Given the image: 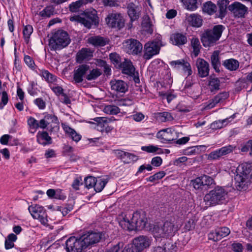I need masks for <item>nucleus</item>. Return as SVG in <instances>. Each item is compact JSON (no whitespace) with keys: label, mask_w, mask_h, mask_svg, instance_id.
<instances>
[{"label":"nucleus","mask_w":252,"mask_h":252,"mask_svg":"<svg viewBox=\"0 0 252 252\" xmlns=\"http://www.w3.org/2000/svg\"><path fill=\"white\" fill-rule=\"evenodd\" d=\"M252 169L249 164L239 165L234 177V185L238 190H246L251 183Z\"/></svg>","instance_id":"obj_1"},{"label":"nucleus","mask_w":252,"mask_h":252,"mask_svg":"<svg viewBox=\"0 0 252 252\" xmlns=\"http://www.w3.org/2000/svg\"><path fill=\"white\" fill-rule=\"evenodd\" d=\"M228 199V190L225 187L217 186L205 194L204 201L209 206H215L225 203Z\"/></svg>","instance_id":"obj_2"},{"label":"nucleus","mask_w":252,"mask_h":252,"mask_svg":"<svg viewBox=\"0 0 252 252\" xmlns=\"http://www.w3.org/2000/svg\"><path fill=\"white\" fill-rule=\"evenodd\" d=\"M222 31V25L215 26L212 29L205 31L201 37L203 45L205 47L214 46L220 38Z\"/></svg>","instance_id":"obj_3"},{"label":"nucleus","mask_w":252,"mask_h":252,"mask_svg":"<svg viewBox=\"0 0 252 252\" xmlns=\"http://www.w3.org/2000/svg\"><path fill=\"white\" fill-rule=\"evenodd\" d=\"M70 39L66 32L59 30L55 32L49 40V45L53 50H61L66 47L70 43Z\"/></svg>","instance_id":"obj_4"},{"label":"nucleus","mask_w":252,"mask_h":252,"mask_svg":"<svg viewBox=\"0 0 252 252\" xmlns=\"http://www.w3.org/2000/svg\"><path fill=\"white\" fill-rule=\"evenodd\" d=\"M179 229V226L171 221L165 222L162 225H155L153 228L154 237L157 238L165 237L174 235Z\"/></svg>","instance_id":"obj_5"},{"label":"nucleus","mask_w":252,"mask_h":252,"mask_svg":"<svg viewBox=\"0 0 252 252\" xmlns=\"http://www.w3.org/2000/svg\"><path fill=\"white\" fill-rule=\"evenodd\" d=\"M40 128H47L51 135L57 134L59 130V120L55 115H45L44 118L40 120Z\"/></svg>","instance_id":"obj_6"},{"label":"nucleus","mask_w":252,"mask_h":252,"mask_svg":"<svg viewBox=\"0 0 252 252\" xmlns=\"http://www.w3.org/2000/svg\"><path fill=\"white\" fill-rule=\"evenodd\" d=\"M157 41L148 42L144 46V53L143 58L145 60H149L154 56L158 54L160 47L163 46L160 37L159 36L157 38Z\"/></svg>","instance_id":"obj_7"},{"label":"nucleus","mask_w":252,"mask_h":252,"mask_svg":"<svg viewBox=\"0 0 252 252\" xmlns=\"http://www.w3.org/2000/svg\"><path fill=\"white\" fill-rule=\"evenodd\" d=\"M28 210L34 219H36L43 225H48V216L44 208L38 205H32L29 207Z\"/></svg>","instance_id":"obj_8"},{"label":"nucleus","mask_w":252,"mask_h":252,"mask_svg":"<svg viewBox=\"0 0 252 252\" xmlns=\"http://www.w3.org/2000/svg\"><path fill=\"white\" fill-rule=\"evenodd\" d=\"M85 249L80 236H72L66 241L65 250L67 252H81Z\"/></svg>","instance_id":"obj_9"},{"label":"nucleus","mask_w":252,"mask_h":252,"mask_svg":"<svg viewBox=\"0 0 252 252\" xmlns=\"http://www.w3.org/2000/svg\"><path fill=\"white\" fill-rule=\"evenodd\" d=\"M191 183L195 189H202L204 188L209 189L215 185L214 179L206 175H203L191 180Z\"/></svg>","instance_id":"obj_10"},{"label":"nucleus","mask_w":252,"mask_h":252,"mask_svg":"<svg viewBox=\"0 0 252 252\" xmlns=\"http://www.w3.org/2000/svg\"><path fill=\"white\" fill-rule=\"evenodd\" d=\"M123 46L125 51L129 54L137 55L142 50V45L138 40L129 39L123 42Z\"/></svg>","instance_id":"obj_11"},{"label":"nucleus","mask_w":252,"mask_h":252,"mask_svg":"<svg viewBox=\"0 0 252 252\" xmlns=\"http://www.w3.org/2000/svg\"><path fill=\"white\" fill-rule=\"evenodd\" d=\"M235 148V147L231 145L222 147L209 153L207 155V159L209 160H219L223 156L232 153Z\"/></svg>","instance_id":"obj_12"},{"label":"nucleus","mask_w":252,"mask_h":252,"mask_svg":"<svg viewBox=\"0 0 252 252\" xmlns=\"http://www.w3.org/2000/svg\"><path fill=\"white\" fill-rule=\"evenodd\" d=\"M80 237L86 249L99 242L101 239V234L100 232L89 231Z\"/></svg>","instance_id":"obj_13"},{"label":"nucleus","mask_w":252,"mask_h":252,"mask_svg":"<svg viewBox=\"0 0 252 252\" xmlns=\"http://www.w3.org/2000/svg\"><path fill=\"white\" fill-rule=\"evenodd\" d=\"M105 21L107 25L111 28H117L120 29L124 26V20L120 13H109L105 18Z\"/></svg>","instance_id":"obj_14"},{"label":"nucleus","mask_w":252,"mask_h":252,"mask_svg":"<svg viewBox=\"0 0 252 252\" xmlns=\"http://www.w3.org/2000/svg\"><path fill=\"white\" fill-rule=\"evenodd\" d=\"M157 137L163 143H168L176 140V132L171 128L162 129L157 134Z\"/></svg>","instance_id":"obj_15"},{"label":"nucleus","mask_w":252,"mask_h":252,"mask_svg":"<svg viewBox=\"0 0 252 252\" xmlns=\"http://www.w3.org/2000/svg\"><path fill=\"white\" fill-rule=\"evenodd\" d=\"M120 67L122 68V72L123 73L131 76L135 83H139L140 80L138 73L135 71V67L130 61L125 59V61L122 63V65Z\"/></svg>","instance_id":"obj_16"},{"label":"nucleus","mask_w":252,"mask_h":252,"mask_svg":"<svg viewBox=\"0 0 252 252\" xmlns=\"http://www.w3.org/2000/svg\"><path fill=\"white\" fill-rule=\"evenodd\" d=\"M228 10L232 12L235 16L243 17L247 12L248 8L239 2H234L228 6Z\"/></svg>","instance_id":"obj_17"},{"label":"nucleus","mask_w":252,"mask_h":252,"mask_svg":"<svg viewBox=\"0 0 252 252\" xmlns=\"http://www.w3.org/2000/svg\"><path fill=\"white\" fill-rule=\"evenodd\" d=\"M151 241L149 238L145 236H139L133 240V245L134 248L141 252L144 249L149 247Z\"/></svg>","instance_id":"obj_18"},{"label":"nucleus","mask_w":252,"mask_h":252,"mask_svg":"<svg viewBox=\"0 0 252 252\" xmlns=\"http://www.w3.org/2000/svg\"><path fill=\"white\" fill-rule=\"evenodd\" d=\"M110 85L111 90L117 93H125L128 90L127 83L122 80H112Z\"/></svg>","instance_id":"obj_19"},{"label":"nucleus","mask_w":252,"mask_h":252,"mask_svg":"<svg viewBox=\"0 0 252 252\" xmlns=\"http://www.w3.org/2000/svg\"><path fill=\"white\" fill-rule=\"evenodd\" d=\"M132 220H133V223L134 225V230L136 229H142L145 228L147 223V219L145 218L144 214H140L138 212L133 213Z\"/></svg>","instance_id":"obj_20"},{"label":"nucleus","mask_w":252,"mask_h":252,"mask_svg":"<svg viewBox=\"0 0 252 252\" xmlns=\"http://www.w3.org/2000/svg\"><path fill=\"white\" fill-rule=\"evenodd\" d=\"M196 65L200 77H205L209 75V65L204 59H197L196 62Z\"/></svg>","instance_id":"obj_21"},{"label":"nucleus","mask_w":252,"mask_h":252,"mask_svg":"<svg viewBox=\"0 0 252 252\" xmlns=\"http://www.w3.org/2000/svg\"><path fill=\"white\" fill-rule=\"evenodd\" d=\"M90 69V66L87 64H82L78 68L74 70L73 74V81L75 83H80L83 81V76Z\"/></svg>","instance_id":"obj_22"},{"label":"nucleus","mask_w":252,"mask_h":252,"mask_svg":"<svg viewBox=\"0 0 252 252\" xmlns=\"http://www.w3.org/2000/svg\"><path fill=\"white\" fill-rule=\"evenodd\" d=\"M170 64L174 68H180L182 67L184 72L186 73L188 76L192 73L191 66L189 63L184 59L173 61L170 63Z\"/></svg>","instance_id":"obj_23"},{"label":"nucleus","mask_w":252,"mask_h":252,"mask_svg":"<svg viewBox=\"0 0 252 252\" xmlns=\"http://www.w3.org/2000/svg\"><path fill=\"white\" fill-rule=\"evenodd\" d=\"M119 223L121 227L126 230L131 231L134 230V223L132 218L126 215H122L118 218Z\"/></svg>","instance_id":"obj_24"},{"label":"nucleus","mask_w":252,"mask_h":252,"mask_svg":"<svg viewBox=\"0 0 252 252\" xmlns=\"http://www.w3.org/2000/svg\"><path fill=\"white\" fill-rule=\"evenodd\" d=\"M229 1L228 0H219L217 5L219 10L216 13V17L220 19L224 18L227 13V8H228Z\"/></svg>","instance_id":"obj_25"},{"label":"nucleus","mask_w":252,"mask_h":252,"mask_svg":"<svg viewBox=\"0 0 252 252\" xmlns=\"http://www.w3.org/2000/svg\"><path fill=\"white\" fill-rule=\"evenodd\" d=\"M127 8L128 15L131 21H135L139 18L140 10L138 5L130 2L128 4Z\"/></svg>","instance_id":"obj_26"},{"label":"nucleus","mask_w":252,"mask_h":252,"mask_svg":"<svg viewBox=\"0 0 252 252\" xmlns=\"http://www.w3.org/2000/svg\"><path fill=\"white\" fill-rule=\"evenodd\" d=\"M171 43L180 46L187 42V38L185 35L181 33H175L171 35L170 38Z\"/></svg>","instance_id":"obj_27"},{"label":"nucleus","mask_w":252,"mask_h":252,"mask_svg":"<svg viewBox=\"0 0 252 252\" xmlns=\"http://www.w3.org/2000/svg\"><path fill=\"white\" fill-rule=\"evenodd\" d=\"M229 94L227 93L224 92L219 94L212 99L207 104L206 107L211 109L214 107L218 103L223 102L228 97Z\"/></svg>","instance_id":"obj_28"},{"label":"nucleus","mask_w":252,"mask_h":252,"mask_svg":"<svg viewBox=\"0 0 252 252\" xmlns=\"http://www.w3.org/2000/svg\"><path fill=\"white\" fill-rule=\"evenodd\" d=\"M62 127L65 133L73 141L77 142L80 140L81 135L78 133L74 129L71 128L68 125L65 124H62Z\"/></svg>","instance_id":"obj_29"},{"label":"nucleus","mask_w":252,"mask_h":252,"mask_svg":"<svg viewBox=\"0 0 252 252\" xmlns=\"http://www.w3.org/2000/svg\"><path fill=\"white\" fill-rule=\"evenodd\" d=\"M93 57V53L90 49L83 48L79 51L76 56L77 62L81 63L85 60H89Z\"/></svg>","instance_id":"obj_30"},{"label":"nucleus","mask_w":252,"mask_h":252,"mask_svg":"<svg viewBox=\"0 0 252 252\" xmlns=\"http://www.w3.org/2000/svg\"><path fill=\"white\" fill-rule=\"evenodd\" d=\"M88 41L94 46H104L109 42L107 38L100 36H91L88 38Z\"/></svg>","instance_id":"obj_31"},{"label":"nucleus","mask_w":252,"mask_h":252,"mask_svg":"<svg viewBox=\"0 0 252 252\" xmlns=\"http://www.w3.org/2000/svg\"><path fill=\"white\" fill-rule=\"evenodd\" d=\"M189 24L194 27H200L202 24V19L201 16L195 14H190L186 18Z\"/></svg>","instance_id":"obj_32"},{"label":"nucleus","mask_w":252,"mask_h":252,"mask_svg":"<svg viewBox=\"0 0 252 252\" xmlns=\"http://www.w3.org/2000/svg\"><path fill=\"white\" fill-rule=\"evenodd\" d=\"M236 114H234L229 118L221 120L216 121L213 123H212L211 125V127L212 129H220L222 128L224 126H225L231 120H229L230 119H233L235 118Z\"/></svg>","instance_id":"obj_33"},{"label":"nucleus","mask_w":252,"mask_h":252,"mask_svg":"<svg viewBox=\"0 0 252 252\" xmlns=\"http://www.w3.org/2000/svg\"><path fill=\"white\" fill-rule=\"evenodd\" d=\"M37 142L43 145L50 144L52 143V139L49 136L48 133L46 131L38 132L37 134Z\"/></svg>","instance_id":"obj_34"},{"label":"nucleus","mask_w":252,"mask_h":252,"mask_svg":"<svg viewBox=\"0 0 252 252\" xmlns=\"http://www.w3.org/2000/svg\"><path fill=\"white\" fill-rule=\"evenodd\" d=\"M222 64L230 71L236 70L239 66V62L234 59H229L223 61Z\"/></svg>","instance_id":"obj_35"},{"label":"nucleus","mask_w":252,"mask_h":252,"mask_svg":"<svg viewBox=\"0 0 252 252\" xmlns=\"http://www.w3.org/2000/svg\"><path fill=\"white\" fill-rule=\"evenodd\" d=\"M83 17L93 22L94 25L96 26L98 24L99 20L97 16V12L94 9L85 11Z\"/></svg>","instance_id":"obj_36"},{"label":"nucleus","mask_w":252,"mask_h":252,"mask_svg":"<svg viewBox=\"0 0 252 252\" xmlns=\"http://www.w3.org/2000/svg\"><path fill=\"white\" fill-rule=\"evenodd\" d=\"M117 154L120 156L121 158L127 160V162L129 163L131 161H135L138 159V158L136 156L133 154L126 152L121 150H117L116 151Z\"/></svg>","instance_id":"obj_37"},{"label":"nucleus","mask_w":252,"mask_h":252,"mask_svg":"<svg viewBox=\"0 0 252 252\" xmlns=\"http://www.w3.org/2000/svg\"><path fill=\"white\" fill-rule=\"evenodd\" d=\"M203 11L211 15L217 13V6L212 1H208L203 4Z\"/></svg>","instance_id":"obj_38"},{"label":"nucleus","mask_w":252,"mask_h":252,"mask_svg":"<svg viewBox=\"0 0 252 252\" xmlns=\"http://www.w3.org/2000/svg\"><path fill=\"white\" fill-rule=\"evenodd\" d=\"M219 53V51H215L211 56V64L216 71H219V67L220 66Z\"/></svg>","instance_id":"obj_39"},{"label":"nucleus","mask_w":252,"mask_h":252,"mask_svg":"<svg viewBox=\"0 0 252 252\" xmlns=\"http://www.w3.org/2000/svg\"><path fill=\"white\" fill-rule=\"evenodd\" d=\"M108 178H101L98 177L96 179L94 188L96 192H100L108 183Z\"/></svg>","instance_id":"obj_40"},{"label":"nucleus","mask_w":252,"mask_h":252,"mask_svg":"<svg viewBox=\"0 0 252 252\" xmlns=\"http://www.w3.org/2000/svg\"><path fill=\"white\" fill-rule=\"evenodd\" d=\"M152 26V25L151 23L150 17L147 15L144 16L142 22V28L143 31L148 33L151 34L153 32Z\"/></svg>","instance_id":"obj_41"},{"label":"nucleus","mask_w":252,"mask_h":252,"mask_svg":"<svg viewBox=\"0 0 252 252\" xmlns=\"http://www.w3.org/2000/svg\"><path fill=\"white\" fill-rule=\"evenodd\" d=\"M94 120L96 123L98 130L101 131L104 129L107 130L108 122L106 118L96 117L94 119Z\"/></svg>","instance_id":"obj_42"},{"label":"nucleus","mask_w":252,"mask_h":252,"mask_svg":"<svg viewBox=\"0 0 252 252\" xmlns=\"http://www.w3.org/2000/svg\"><path fill=\"white\" fill-rule=\"evenodd\" d=\"M40 75L42 76L48 83H54L57 82V77L50 73L48 70H40Z\"/></svg>","instance_id":"obj_43"},{"label":"nucleus","mask_w":252,"mask_h":252,"mask_svg":"<svg viewBox=\"0 0 252 252\" xmlns=\"http://www.w3.org/2000/svg\"><path fill=\"white\" fill-rule=\"evenodd\" d=\"M17 239L16 235L11 233L9 234L5 241V248L6 250L12 248L14 246V242Z\"/></svg>","instance_id":"obj_44"},{"label":"nucleus","mask_w":252,"mask_h":252,"mask_svg":"<svg viewBox=\"0 0 252 252\" xmlns=\"http://www.w3.org/2000/svg\"><path fill=\"white\" fill-rule=\"evenodd\" d=\"M157 118L162 122L171 121L174 119L171 114L168 112H163L157 113Z\"/></svg>","instance_id":"obj_45"},{"label":"nucleus","mask_w":252,"mask_h":252,"mask_svg":"<svg viewBox=\"0 0 252 252\" xmlns=\"http://www.w3.org/2000/svg\"><path fill=\"white\" fill-rule=\"evenodd\" d=\"M141 150L149 153H157L158 154L163 153L162 149L154 145L142 146Z\"/></svg>","instance_id":"obj_46"},{"label":"nucleus","mask_w":252,"mask_h":252,"mask_svg":"<svg viewBox=\"0 0 252 252\" xmlns=\"http://www.w3.org/2000/svg\"><path fill=\"white\" fill-rule=\"evenodd\" d=\"M230 233V230L227 227H220L216 230V234L218 235V239H220V240L228 235Z\"/></svg>","instance_id":"obj_47"},{"label":"nucleus","mask_w":252,"mask_h":252,"mask_svg":"<svg viewBox=\"0 0 252 252\" xmlns=\"http://www.w3.org/2000/svg\"><path fill=\"white\" fill-rule=\"evenodd\" d=\"M209 86L212 92L217 91L220 89V82L218 78H210L209 82Z\"/></svg>","instance_id":"obj_48"},{"label":"nucleus","mask_w":252,"mask_h":252,"mask_svg":"<svg viewBox=\"0 0 252 252\" xmlns=\"http://www.w3.org/2000/svg\"><path fill=\"white\" fill-rule=\"evenodd\" d=\"M101 74V71L98 68H94L90 70L89 73L87 75L86 78L88 81L96 79Z\"/></svg>","instance_id":"obj_49"},{"label":"nucleus","mask_w":252,"mask_h":252,"mask_svg":"<svg viewBox=\"0 0 252 252\" xmlns=\"http://www.w3.org/2000/svg\"><path fill=\"white\" fill-rule=\"evenodd\" d=\"M191 45L193 48V53L195 57L197 56L200 52L201 47L199 39L197 38H192L191 41Z\"/></svg>","instance_id":"obj_50"},{"label":"nucleus","mask_w":252,"mask_h":252,"mask_svg":"<svg viewBox=\"0 0 252 252\" xmlns=\"http://www.w3.org/2000/svg\"><path fill=\"white\" fill-rule=\"evenodd\" d=\"M55 13V8L53 6H46L43 10L40 12V15L43 17H50Z\"/></svg>","instance_id":"obj_51"},{"label":"nucleus","mask_w":252,"mask_h":252,"mask_svg":"<svg viewBox=\"0 0 252 252\" xmlns=\"http://www.w3.org/2000/svg\"><path fill=\"white\" fill-rule=\"evenodd\" d=\"M33 32V28L31 25H28L24 27L23 33L24 39L27 43L29 41L31 35Z\"/></svg>","instance_id":"obj_52"},{"label":"nucleus","mask_w":252,"mask_h":252,"mask_svg":"<svg viewBox=\"0 0 252 252\" xmlns=\"http://www.w3.org/2000/svg\"><path fill=\"white\" fill-rule=\"evenodd\" d=\"M162 244L164 245V246H166L165 249L167 252H176L177 247L175 243H173L170 240L163 239Z\"/></svg>","instance_id":"obj_53"},{"label":"nucleus","mask_w":252,"mask_h":252,"mask_svg":"<svg viewBox=\"0 0 252 252\" xmlns=\"http://www.w3.org/2000/svg\"><path fill=\"white\" fill-rule=\"evenodd\" d=\"M104 112L110 115H116L120 112V110L117 106L109 105L104 107Z\"/></svg>","instance_id":"obj_54"},{"label":"nucleus","mask_w":252,"mask_h":252,"mask_svg":"<svg viewBox=\"0 0 252 252\" xmlns=\"http://www.w3.org/2000/svg\"><path fill=\"white\" fill-rule=\"evenodd\" d=\"M181 1L188 9L193 10L197 8V0H181Z\"/></svg>","instance_id":"obj_55"},{"label":"nucleus","mask_w":252,"mask_h":252,"mask_svg":"<svg viewBox=\"0 0 252 252\" xmlns=\"http://www.w3.org/2000/svg\"><path fill=\"white\" fill-rule=\"evenodd\" d=\"M28 124L31 128L36 129L38 128H40V121L38 122L34 118L31 117L28 120Z\"/></svg>","instance_id":"obj_56"},{"label":"nucleus","mask_w":252,"mask_h":252,"mask_svg":"<svg viewBox=\"0 0 252 252\" xmlns=\"http://www.w3.org/2000/svg\"><path fill=\"white\" fill-rule=\"evenodd\" d=\"M103 5L105 7H118L120 6L119 0H102Z\"/></svg>","instance_id":"obj_57"},{"label":"nucleus","mask_w":252,"mask_h":252,"mask_svg":"<svg viewBox=\"0 0 252 252\" xmlns=\"http://www.w3.org/2000/svg\"><path fill=\"white\" fill-rule=\"evenodd\" d=\"M165 175V173L164 171H159L155 174L154 175L149 177L148 178H147L146 180L147 181L154 182L162 178Z\"/></svg>","instance_id":"obj_58"},{"label":"nucleus","mask_w":252,"mask_h":252,"mask_svg":"<svg viewBox=\"0 0 252 252\" xmlns=\"http://www.w3.org/2000/svg\"><path fill=\"white\" fill-rule=\"evenodd\" d=\"M109 58L112 62L116 65H118L119 66L122 65V63L120 62V57L117 54L111 53L109 55Z\"/></svg>","instance_id":"obj_59"},{"label":"nucleus","mask_w":252,"mask_h":252,"mask_svg":"<svg viewBox=\"0 0 252 252\" xmlns=\"http://www.w3.org/2000/svg\"><path fill=\"white\" fill-rule=\"evenodd\" d=\"M96 179V178L92 176L86 177L85 179V185L86 187L88 189L94 188Z\"/></svg>","instance_id":"obj_60"},{"label":"nucleus","mask_w":252,"mask_h":252,"mask_svg":"<svg viewBox=\"0 0 252 252\" xmlns=\"http://www.w3.org/2000/svg\"><path fill=\"white\" fill-rule=\"evenodd\" d=\"M1 96V102L0 103V109H2L3 107L7 103L8 101V95L6 92L3 91L0 93Z\"/></svg>","instance_id":"obj_61"},{"label":"nucleus","mask_w":252,"mask_h":252,"mask_svg":"<svg viewBox=\"0 0 252 252\" xmlns=\"http://www.w3.org/2000/svg\"><path fill=\"white\" fill-rule=\"evenodd\" d=\"M124 244L123 242H120L111 247L107 252H120V250L124 247Z\"/></svg>","instance_id":"obj_62"},{"label":"nucleus","mask_w":252,"mask_h":252,"mask_svg":"<svg viewBox=\"0 0 252 252\" xmlns=\"http://www.w3.org/2000/svg\"><path fill=\"white\" fill-rule=\"evenodd\" d=\"M83 3V1L82 0H79L75 2H72L70 5V9L72 11L75 12L79 8H80L81 6Z\"/></svg>","instance_id":"obj_63"},{"label":"nucleus","mask_w":252,"mask_h":252,"mask_svg":"<svg viewBox=\"0 0 252 252\" xmlns=\"http://www.w3.org/2000/svg\"><path fill=\"white\" fill-rule=\"evenodd\" d=\"M35 85L34 82H32L28 88V92L31 95H35L37 93V89L35 87Z\"/></svg>","instance_id":"obj_64"}]
</instances>
